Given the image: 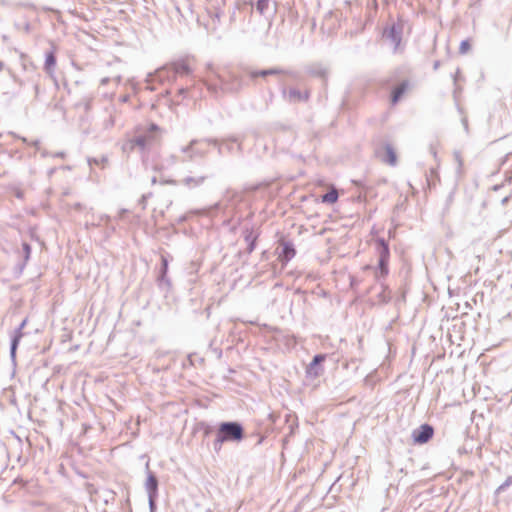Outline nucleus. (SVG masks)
I'll return each instance as SVG.
<instances>
[{
    "label": "nucleus",
    "mask_w": 512,
    "mask_h": 512,
    "mask_svg": "<svg viewBox=\"0 0 512 512\" xmlns=\"http://www.w3.org/2000/svg\"><path fill=\"white\" fill-rule=\"evenodd\" d=\"M246 437L244 425L239 421H222L216 426L213 450L219 454L225 443H240Z\"/></svg>",
    "instance_id": "1"
},
{
    "label": "nucleus",
    "mask_w": 512,
    "mask_h": 512,
    "mask_svg": "<svg viewBox=\"0 0 512 512\" xmlns=\"http://www.w3.org/2000/svg\"><path fill=\"white\" fill-rule=\"evenodd\" d=\"M374 249L378 256L377 266L366 265L365 269H373L375 278L380 280L389 274L390 246L386 239L377 237L374 240Z\"/></svg>",
    "instance_id": "2"
},
{
    "label": "nucleus",
    "mask_w": 512,
    "mask_h": 512,
    "mask_svg": "<svg viewBox=\"0 0 512 512\" xmlns=\"http://www.w3.org/2000/svg\"><path fill=\"white\" fill-rule=\"evenodd\" d=\"M176 79L177 77L175 75L174 68L170 62L159 67L154 72L148 73L146 77V82L148 84H152L154 82H158L160 84H171L174 83Z\"/></svg>",
    "instance_id": "3"
},
{
    "label": "nucleus",
    "mask_w": 512,
    "mask_h": 512,
    "mask_svg": "<svg viewBox=\"0 0 512 512\" xmlns=\"http://www.w3.org/2000/svg\"><path fill=\"white\" fill-rule=\"evenodd\" d=\"M374 155L376 158L390 166H395L397 164L396 151L389 142H379L375 144Z\"/></svg>",
    "instance_id": "4"
},
{
    "label": "nucleus",
    "mask_w": 512,
    "mask_h": 512,
    "mask_svg": "<svg viewBox=\"0 0 512 512\" xmlns=\"http://www.w3.org/2000/svg\"><path fill=\"white\" fill-rule=\"evenodd\" d=\"M161 264L156 278L157 286L160 290L168 293L172 288V283L168 277L169 270V255H161Z\"/></svg>",
    "instance_id": "5"
},
{
    "label": "nucleus",
    "mask_w": 512,
    "mask_h": 512,
    "mask_svg": "<svg viewBox=\"0 0 512 512\" xmlns=\"http://www.w3.org/2000/svg\"><path fill=\"white\" fill-rule=\"evenodd\" d=\"M327 358V354L319 353L313 356L311 362L307 365L305 374L307 379L314 380L324 373L323 363Z\"/></svg>",
    "instance_id": "6"
},
{
    "label": "nucleus",
    "mask_w": 512,
    "mask_h": 512,
    "mask_svg": "<svg viewBox=\"0 0 512 512\" xmlns=\"http://www.w3.org/2000/svg\"><path fill=\"white\" fill-rule=\"evenodd\" d=\"M281 94L283 99L290 104L306 103L310 99L309 90L301 91L296 87H290L288 89L283 87L281 89Z\"/></svg>",
    "instance_id": "7"
},
{
    "label": "nucleus",
    "mask_w": 512,
    "mask_h": 512,
    "mask_svg": "<svg viewBox=\"0 0 512 512\" xmlns=\"http://www.w3.org/2000/svg\"><path fill=\"white\" fill-rule=\"evenodd\" d=\"M27 323L28 318L26 317L21 321V323L14 329L13 333L11 334L9 356L13 365L16 364L17 349L21 339L24 336L23 329L26 327Z\"/></svg>",
    "instance_id": "8"
},
{
    "label": "nucleus",
    "mask_w": 512,
    "mask_h": 512,
    "mask_svg": "<svg viewBox=\"0 0 512 512\" xmlns=\"http://www.w3.org/2000/svg\"><path fill=\"white\" fill-rule=\"evenodd\" d=\"M207 143L209 145H212L217 148L218 154L221 156L223 154V146L221 145V142L216 138H204V139H192L188 145L182 146L180 148V151L183 154L187 155V158L189 159L190 154H194L195 146L200 145L201 143Z\"/></svg>",
    "instance_id": "9"
},
{
    "label": "nucleus",
    "mask_w": 512,
    "mask_h": 512,
    "mask_svg": "<svg viewBox=\"0 0 512 512\" xmlns=\"http://www.w3.org/2000/svg\"><path fill=\"white\" fill-rule=\"evenodd\" d=\"M434 435V427L428 423L421 424L412 431V440L414 444H426Z\"/></svg>",
    "instance_id": "10"
},
{
    "label": "nucleus",
    "mask_w": 512,
    "mask_h": 512,
    "mask_svg": "<svg viewBox=\"0 0 512 512\" xmlns=\"http://www.w3.org/2000/svg\"><path fill=\"white\" fill-rule=\"evenodd\" d=\"M21 246V250L18 251L17 253L22 260L18 262L14 267V276L16 278H19L22 275L27 263L31 258L32 253L31 245L28 242L23 241Z\"/></svg>",
    "instance_id": "11"
},
{
    "label": "nucleus",
    "mask_w": 512,
    "mask_h": 512,
    "mask_svg": "<svg viewBox=\"0 0 512 512\" xmlns=\"http://www.w3.org/2000/svg\"><path fill=\"white\" fill-rule=\"evenodd\" d=\"M402 34L403 25L400 23H393L383 31V37L391 41V43L394 45V51L397 50L402 41Z\"/></svg>",
    "instance_id": "12"
},
{
    "label": "nucleus",
    "mask_w": 512,
    "mask_h": 512,
    "mask_svg": "<svg viewBox=\"0 0 512 512\" xmlns=\"http://www.w3.org/2000/svg\"><path fill=\"white\" fill-rule=\"evenodd\" d=\"M279 261L286 265L296 255V248L291 241H280L277 247Z\"/></svg>",
    "instance_id": "13"
},
{
    "label": "nucleus",
    "mask_w": 512,
    "mask_h": 512,
    "mask_svg": "<svg viewBox=\"0 0 512 512\" xmlns=\"http://www.w3.org/2000/svg\"><path fill=\"white\" fill-rule=\"evenodd\" d=\"M57 63L56 53L54 48L45 52L44 70L53 79L56 88H59L58 81L55 77V67Z\"/></svg>",
    "instance_id": "14"
},
{
    "label": "nucleus",
    "mask_w": 512,
    "mask_h": 512,
    "mask_svg": "<svg viewBox=\"0 0 512 512\" xmlns=\"http://www.w3.org/2000/svg\"><path fill=\"white\" fill-rule=\"evenodd\" d=\"M279 74H286V75H289L290 77L292 78H297V73L294 72V71H290V70H284V69H281V68H276V67H273V68H269V69H261V70H253L250 72V77L252 79H255L257 77H267V76H272V75H279Z\"/></svg>",
    "instance_id": "15"
},
{
    "label": "nucleus",
    "mask_w": 512,
    "mask_h": 512,
    "mask_svg": "<svg viewBox=\"0 0 512 512\" xmlns=\"http://www.w3.org/2000/svg\"><path fill=\"white\" fill-rule=\"evenodd\" d=\"M145 490L147 495H159V480L155 473L149 470V463H146Z\"/></svg>",
    "instance_id": "16"
},
{
    "label": "nucleus",
    "mask_w": 512,
    "mask_h": 512,
    "mask_svg": "<svg viewBox=\"0 0 512 512\" xmlns=\"http://www.w3.org/2000/svg\"><path fill=\"white\" fill-rule=\"evenodd\" d=\"M410 87L409 80H403L398 85L394 86L391 90L390 94V102L392 105H396L400 102L402 97L405 95V93L408 91Z\"/></svg>",
    "instance_id": "17"
},
{
    "label": "nucleus",
    "mask_w": 512,
    "mask_h": 512,
    "mask_svg": "<svg viewBox=\"0 0 512 512\" xmlns=\"http://www.w3.org/2000/svg\"><path fill=\"white\" fill-rule=\"evenodd\" d=\"M243 237L247 243V253L251 254L256 248L259 234L254 233L252 228L245 227L243 230Z\"/></svg>",
    "instance_id": "18"
},
{
    "label": "nucleus",
    "mask_w": 512,
    "mask_h": 512,
    "mask_svg": "<svg viewBox=\"0 0 512 512\" xmlns=\"http://www.w3.org/2000/svg\"><path fill=\"white\" fill-rule=\"evenodd\" d=\"M171 64H172V66L174 68V72H175L176 77L177 76H187V75H190L192 73L191 67L183 59L172 61Z\"/></svg>",
    "instance_id": "19"
},
{
    "label": "nucleus",
    "mask_w": 512,
    "mask_h": 512,
    "mask_svg": "<svg viewBox=\"0 0 512 512\" xmlns=\"http://www.w3.org/2000/svg\"><path fill=\"white\" fill-rule=\"evenodd\" d=\"M207 179V176H197V177H193V176H186L185 178H183L181 180V183L186 186L187 188L189 189H193V188H196V187H200L201 185L204 184V182L206 181Z\"/></svg>",
    "instance_id": "20"
},
{
    "label": "nucleus",
    "mask_w": 512,
    "mask_h": 512,
    "mask_svg": "<svg viewBox=\"0 0 512 512\" xmlns=\"http://www.w3.org/2000/svg\"><path fill=\"white\" fill-rule=\"evenodd\" d=\"M150 140V136L141 134L128 141V145H130V150H133L136 146L144 150Z\"/></svg>",
    "instance_id": "21"
},
{
    "label": "nucleus",
    "mask_w": 512,
    "mask_h": 512,
    "mask_svg": "<svg viewBox=\"0 0 512 512\" xmlns=\"http://www.w3.org/2000/svg\"><path fill=\"white\" fill-rule=\"evenodd\" d=\"M253 8H254V2L253 1H246V0H237L235 2V5H234V8H233V11L231 12L230 14V21H235V17H236V10H245V9H249L250 12L253 11Z\"/></svg>",
    "instance_id": "22"
},
{
    "label": "nucleus",
    "mask_w": 512,
    "mask_h": 512,
    "mask_svg": "<svg viewBox=\"0 0 512 512\" xmlns=\"http://www.w3.org/2000/svg\"><path fill=\"white\" fill-rule=\"evenodd\" d=\"M218 80H219V84H213V83L206 82L207 89L214 94H217L219 90H221L223 92L228 91L229 87H228L227 82L221 76H218Z\"/></svg>",
    "instance_id": "23"
},
{
    "label": "nucleus",
    "mask_w": 512,
    "mask_h": 512,
    "mask_svg": "<svg viewBox=\"0 0 512 512\" xmlns=\"http://www.w3.org/2000/svg\"><path fill=\"white\" fill-rule=\"evenodd\" d=\"M306 71L310 75L320 77V78H326V76H327V69L324 68L321 64H313V65L307 67Z\"/></svg>",
    "instance_id": "24"
},
{
    "label": "nucleus",
    "mask_w": 512,
    "mask_h": 512,
    "mask_svg": "<svg viewBox=\"0 0 512 512\" xmlns=\"http://www.w3.org/2000/svg\"><path fill=\"white\" fill-rule=\"evenodd\" d=\"M338 198V191L335 188H333L328 190L325 194L321 196V202L326 204H334L337 202Z\"/></svg>",
    "instance_id": "25"
},
{
    "label": "nucleus",
    "mask_w": 512,
    "mask_h": 512,
    "mask_svg": "<svg viewBox=\"0 0 512 512\" xmlns=\"http://www.w3.org/2000/svg\"><path fill=\"white\" fill-rule=\"evenodd\" d=\"M269 2H270V0H257L256 1L254 6L260 15L266 14V12L268 10Z\"/></svg>",
    "instance_id": "26"
},
{
    "label": "nucleus",
    "mask_w": 512,
    "mask_h": 512,
    "mask_svg": "<svg viewBox=\"0 0 512 512\" xmlns=\"http://www.w3.org/2000/svg\"><path fill=\"white\" fill-rule=\"evenodd\" d=\"M87 162L89 164V166L91 167L92 165H101L102 168H104L105 164L108 162V158L107 156L103 155L101 156L100 158H97V157H89L87 159Z\"/></svg>",
    "instance_id": "27"
},
{
    "label": "nucleus",
    "mask_w": 512,
    "mask_h": 512,
    "mask_svg": "<svg viewBox=\"0 0 512 512\" xmlns=\"http://www.w3.org/2000/svg\"><path fill=\"white\" fill-rule=\"evenodd\" d=\"M219 209H220V203L217 202V203L213 204L212 206H210L209 208L193 210L192 213H194L196 215H207V214H209V211H217Z\"/></svg>",
    "instance_id": "28"
},
{
    "label": "nucleus",
    "mask_w": 512,
    "mask_h": 512,
    "mask_svg": "<svg viewBox=\"0 0 512 512\" xmlns=\"http://www.w3.org/2000/svg\"><path fill=\"white\" fill-rule=\"evenodd\" d=\"M512 486V476H508L506 480L497 487L494 494L495 496L500 495L502 492H504L508 487Z\"/></svg>",
    "instance_id": "29"
},
{
    "label": "nucleus",
    "mask_w": 512,
    "mask_h": 512,
    "mask_svg": "<svg viewBox=\"0 0 512 512\" xmlns=\"http://www.w3.org/2000/svg\"><path fill=\"white\" fill-rule=\"evenodd\" d=\"M199 145L195 146L194 154L189 155V161H192L195 157L204 158L207 155V150L198 147Z\"/></svg>",
    "instance_id": "30"
},
{
    "label": "nucleus",
    "mask_w": 512,
    "mask_h": 512,
    "mask_svg": "<svg viewBox=\"0 0 512 512\" xmlns=\"http://www.w3.org/2000/svg\"><path fill=\"white\" fill-rule=\"evenodd\" d=\"M159 495H148V504L150 512H155L157 509V499Z\"/></svg>",
    "instance_id": "31"
},
{
    "label": "nucleus",
    "mask_w": 512,
    "mask_h": 512,
    "mask_svg": "<svg viewBox=\"0 0 512 512\" xmlns=\"http://www.w3.org/2000/svg\"><path fill=\"white\" fill-rule=\"evenodd\" d=\"M471 49V43L468 39L462 40L459 46V53L466 54Z\"/></svg>",
    "instance_id": "32"
},
{
    "label": "nucleus",
    "mask_w": 512,
    "mask_h": 512,
    "mask_svg": "<svg viewBox=\"0 0 512 512\" xmlns=\"http://www.w3.org/2000/svg\"><path fill=\"white\" fill-rule=\"evenodd\" d=\"M152 197V192L143 194L141 198L139 199L138 203L141 205L142 209H145L147 206V200Z\"/></svg>",
    "instance_id": "33"
},
{
    "label": "nucleus",
    "mask_w": 512,
    "mask_h": 512,
    "mask_svg": "<svg viewBox=\"0 0 512 512\" xmlns=\"http://www.w3.org/2000/svg\"><path fill=\"white\" fill-rule=\"evenodd\" d=\"M352 183L361 188V189H364V190H367L368 189V186L366 184V181L365 179H355V180H352Z\"/></svg>",
    "instance_id": "34"
},
{
    "label": "nucleus",
    "mask_w": 512,
    "mask_h": 512,
    "mask_svg": "<svg viewBox=\"0 0 512 512\" xmlns=\"http://www.w3.org/2000/svg\"><path fill=\"white\" fill-rule=\"evenodd\" d=\"M159 130V126L155 123H151L147 129V132L145 134H147L148 136H150V139H152V134L157 132Z\"/></svg>",
    "instance_id": "35"
},
{
    "label": "nucleus",
    "mask_w": 512,
    "mask_h": 512,
    "mask_svg": "<svg viewBox=\"0 0 512 512\" xmlns=\"http://www.w3.org/2000/svg\"><path fill=\"white\" fill-rule=\"evenodd\" d=\"M165 162L168 166H173L178 162V157L176 155L171 154L169 157L165 159Z\"/></svg>",
    "instance_id": "36"
},
{
    "label": "nucleus",
    "mask_w": 512,
    "mask_h": 512,
    "mask_svg": "<svg viewBox=\"0 0 512 512\" xmlns=\"http://www.w3.org/2000/svg\"><path fill=\"white\" fill-rule=\"evenodd\" d=\"M8 72H9L10 76L12 77V79L14 80V82L18 83L20 86L24 85V81L22 79H20L19 77H17L10 69H8Z\"/></svg>",
    "instance_id": "37"
},
{
    "label": "nucleus",
    "mask_w": 512,
    "mask_h": 512,
    "mask_svg": "<svg viewBox=\"0 0 512 512\" xmlns=\"http://www.w3.org/2000/svg\"><path fill=\"white\" fill-rule=\"evenodd\" d=\"M242 138L238 137V136H230V137H227L226 139H223L222 140V143H225V142H231V143H237L241 140Z\"/></svg>",
    "instance_id": "38"
},
{
    "label": "nucleus",
    "mask_w": 512,
    "mask_h": 512,
    "mask_svg": "<svg viewBox=\"0 0 512 512\" xmlns=\"http://www.w3.org/2000/svg\"><path fill=\"white\" fill-rule=\"evenodd\" d=\"M159 183L162 184V185H165V184H167V185H177L178 184V182L176 180H174V179H161L159 181Z\"/></svg>",
    "instance_id": "39"
},
{
    "label": "nucleus",
    "mask_w": 512,
    "mask_h": 512,
    "mask_svg": "<svg viewBox=\"0 0 512 512\" xmlns=\"http://www.w3.org/2000/svg\"><path fill=\"white\" fill-rule=\"evenodd\" d=\"M33 88H34V92H35V99L37 100L39 97V93H40L39 83L35 82Z\"/></svg>",
    "instance_id": "40"
},
{
    "label": "nucleus",
    "mask_w": 512,
    "mask_h": 512,
    "mask_svg": "<svg viewBox=\"0 0 512 512\" xmlns=\"http://www.w3.org/2000/svg\"><path fill=\"white\" fill-rule=\"evenodd\" d=\"M188 220V216L186 214L181 215L177 220V224H183Z\"/></svg>",
    "instance_id": "41"
},
{
    "label": "nucleus",
    "mask_w": 512,
    "mask_h": 512,
    "mask_svg": "<svg viewBox=\"0 0 512 512\" xmlns=\"http://www.w3.org/2000/svg\"><path fill=\"white\" fill-rule=\"evenodd\" d=\"M187 92H188V88H186V87H181L178 89V95L182 96L183 98L186 97Z\"/></svg>",
    "instance_id": "42"
},
{
    "label": "nucleus",
    "mask_w": 512,
    "mask_h": 512,
    "mask_svg": "<svg viewBox=\"0 0 512 512\" xmlns=\"http://www.w3.org/2000/svg\"><path fill=\"white\" fill-rule=\"evenodd\" d=\"M256 436H257L256 445H261L264 442V440H265V436L264 435H259V434H257Z\"/></svg>",
    "instance_id": "43"
},
{
    "label": "nucleus",
    "mask_w": 512,
    "mask_h": 512,
    "mask_svg": "<svg viewBox=\"0 0 512 512\" xmlns=\"http://www.w3.org/2000/svg\"><path fill=\"white\" fill-rule=\"evenodd\" d=\"M237 144H238L237 151L239 154H242L243 153L242 139L239 142H237Z\"/></svg>",
    "instance_id": "44"
},
{
    "label": "nucleus",
    "mask_w": 512,
    "mask_h": 512,
    "mask_svg": "<svg viewBox=\"0 0 512 512\" xmlns=\"http://www.w3.org/2000/svg\"><path fill=\"white\" fill-rule=\"evenodd\" d=\"M109 81H110V78H109V77H104V78H102V79L100 80V84H101L102 86H105V85H107V84L109 83Z\"/></svg>",
    "instance_id": "45"
},
{
    "label": "nucleus",
    "mask_w": 512,
    "mask_h": 512,
    "mask_svg": "<svg viewBox=\"0 0 512 512\" xmlns=\"http://www.w3.org/2000/svg\"><path fill=\"white\" fill-rule=\"evenodd\" d=\"M127 212V209H121L118 213V219H122Z\"/></svg>",
    "instance_id": "46"
},
{
    "label": "nucleus",
    "mask_w": 512,
    "mask_h": 512,
    "mask_svg": "<svg viewBox=\"0 0 512 512\" xmlns=\"http://www.w3.org/2000/svg\"><path fill=\"white\" fill-rule=\"evenodd\" d=\"M122 150H123V152H131L132 151V150H130V145H128V142L123 144Z\"/></svg>",
    "instance_id": "47"
},
{
    "label": "nucleus",
    "mask_w": 512,
    "mask_h": 512,
    "mask_svg": "<svg viewBox=\"0 0 512 512\" xmlns=\"http://www.w3.org/2000/svg\"><path fill=\"white\" fill-rule=\"evenodd\" d=\"M462 124L466 132H468V121L466 118L462 119Z\"/></svg>",
    "instance_id": "48"
},
{
    "label": "nucleus",
    "mask_w": 512,
    "mask_h": 512,
    "mask_svg": "<svg viewBox=\"0 0 512 512\" xmlns=\"http://www.w3.org/2000/svg\"><path fill=\"white\" fill-rule=\"evenodd\" d=\"M53 157H59V158H64L65 157V153L64 152H57L55 154H53Z\"/></svg>",
    "instance_id": "49"
},
{
    "label": "nucleus",
    "mask_w": 512,
    "mask_h": 512,
    "mask_svg": "<svg viewBox=\"0 0 512 512\" xmlns=\"http://www.w3.org/2000/svg\"><path fill=\"white\" fill-rule=\"evenodd\" d=\"M120 100H121L122 102H128V101H129V95H123V96H121Z\"/></svg>",
    "instance_id": "50"
},
{
    "label": "nucleus",
    "mask_w": 512,
    "mask_h": 512,
    "mask_svg": "<svg viewBox=\"0 0 512 512\" xmlns=\"http://www.w3.org/2000/svg\"><path fill=\"white\" fill-rule=\"evenodd\" d=\"M224 150H227V152H228V153H232V151H233V147H232L231 145H226V146L224 147Z\"/></svg>",
    "instance_id": "51"
},
{
    "label": "nucleus",
    "mask_w": 512,
    "mask_h": 512,
    "mask_svg": "<svg viewBox=\"0 0 512 512\" xmlns=\"http://www.w3.org/2000/svg\"><path fill=\"white\" fill-rule=\"evenodd\" d=\"M439 66H440V61H438V60H437V61H435V62H434V64H433V69H434V70H437V69L439 68Z\"/></svg>",
    "instance_id": "52"
},
{
    "label": "nucleus",
    "mask_w": 512,
    "mask_h": 512,
    "mask_svg": "<svg viewBox=\"0 0 512 512\" xmlns=\"http://www.w3.org/2000/svg\"><path fill=\"white\" fill-rule=\"evenodd\" d=\"M211 432H212V428H211L210 426H207V427H206V429H205L204 434H205V435H208V434H209V433H211Z\"/></svg>",
    "instance_id": "53"
},
{
    "label": "nucleus",
    "mask_w": 512,
    "mask_h": 512,
    "mask_svg": "<svg viewBox=\"0 0 512 512\" xmlns=\"http://www.w3.org/2000/svg\"><path fill=\"white\" fill-rule=\"evenodd\" d=\"M101 220H106L107 222L111 220L109 215H103L101 216Z\"/></svg>",
    "instance_id": "54"
},
{
    "label": "nucleus",
    "mask_w": 512,
    "mask_h": 512,
    "mask_svg": "<svg viewBox=\"0 0 512 512\" xmlns=\"http://www.w3.org/2000/svg\"><path fill=\"white\" fill-rule=\"evenodd\" d=\"M158 182L157 177L153 176L151 179V184H156Z\"/></svg>",
    "instance_id": "55"
},
{
    "label": "nucleus",
    "mask_w": 512,
    "mask_h": 512,
    "mask_svg": "<svg viewBox=\"0 0 512 512\" xmlns=\"http://www.w3.org/2000/svg\"><path fill=\"white\" fill-rule=\"evenodd\" d=\"M509 198H510L509 196L504 197V198L502 199V204H506V203L509 201Z\"/></svg>",
    "instance_id": "56"
},
{
    "label": "nucleus",
    "mask_w": 512,
    "mask_h": 512,
    "mask_svg": "<svg viewBox=\"0 0 512 512\" xmlns=\"http://www.w3.org/2000/svg\"><path fill=\"white\" fill-rule=\"evenodd\" d=\"M430 150L433 156L436 157V150L432 146L430 147Z\"/></svg>",
    "instance_id": "57"
},
{
    "label": "nucleus",
    "mask_w": 512,
    "mask_h": 512,
    "mask_svg": "<svg viewBox=\"0 0 512 512\" xmlns=\"http://www.w3.org/2000/svg\"><path fill=\"white\" fill-rule=\"evenodd\" d=\"M84 107H85V110L87 111V110L90 108V103H89V102H86V103H85V105H84Z\"/></svg>",
    "instance_id": "58"
},
{
    "label": "nucleus",
    "mask_w": 512,
    "mask_h": 512,
    "mask_svg": "<svg viewBox=\"0 0 512 512\" xmlns=\"http://www.w3.org/2000/svg\"><path fill=\"white\" fill-rule=\"evenodd\" d=\"M32 144H33L34 146H38V145L40 144V141H39V140H35V141H33V142H32Z\"/></svg>",
    "instance_id": "59"
},
{
    "label": "nucleus",
    "mask_w": 512,
    "mask_h": 512,
    "mask_svg": "<svg viewBox=\"0 0 512 512\" xmlns=\"http://www.w3.org/2000/svg\"><path fill=\"white\" fill-rule=\"evenodd\" d=\"M456 157H457V159H458L459 166H462V161H461V159H460V156L457 154V155H456Z\"/></svg>",
    "instance_id": "60"
},
{
    "label": "nucleus",
    "mask_w": 512,
    "mask_h": 512,
    "mask_svg": "<svg viewBox=\"0 0 512 512\" xmlns=\"http://www.w3.org/2000/svg\"><path fill=\"white\" fill-rule=\"evenodd\" d=\"M452 198H453V192H451V193L449 194V196H448V201H451V200H452Z\"/></svg>",
    "instance_id": "61"
},
{
    "label": "nucleus",
    "mask_w": 512,
    "mask_h": 512,
    "mask_svg": "<svg viewBox=\"0 0 512 512\" xmlns=\"http://www.w3.org/2000/svg\"><path fill=\"white\" fill-rule=\"evenodd\" d=\"M48 155H49V153H48L47 151H44V152L42 153V156H43V157H47Z\"/></svg>",
    "instance_id": "62"
},
{
    "label": "nucleus",
    "mask_w": 512,
    "mask_h": 512,
    "mask_svg": "<svg viewBox=\"0 0 512 512\" xmlns=\"http://www.w3.org/2000/svg\"><path fill=\"white\" fill-rule=\"evenodd\" d=\"M217 355H218V358H220L222 356V350H219V352H217Z\"/></svg>",
    "instance_id": "63"
},
{
    "label": "nucleus",
    "mask_w": 512,
    "mask_h": 512,
    "mask_svg": "<svg viewBox=\"0 0 512 512\" xmlns=\"http://www.w3.org/2000/svg\"><path fill=\"white\" fill-rule=\"evenodd\" d=\"M16 196H17L18 198H21V197H22V193H21V192H18V193L16 194Z\"/></svg>",
    "instance_id": "64"
}]
</instances>
